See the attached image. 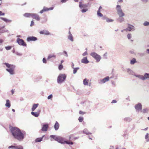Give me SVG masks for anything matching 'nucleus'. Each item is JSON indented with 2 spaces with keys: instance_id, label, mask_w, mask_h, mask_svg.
Returning <instances> with one entry per match:
<instances>
[{
  "instance_id": "obj_1",
  "label": "nucleus",
  "mask_w": 149,
  "mask_h": 149,
  "mask_svg": "<svg viewBox=\"0 0 149 149\" xmlns=\"http://www.w3.org/2000/svg\"><path fill=\"white\" fill-rule=\"evenodd\" d=\"M11 132L14 137L19 141H22L26 135L24 132H21L18 128L11 127L10 128Z\"/></svg>"
},
{
  "instance_id": "obj_2",
  "label": "nucleus",
  "mask_w": 149,
  "mask_h": 149,
  "mask_svg": "<svg viewBox=\"0 0 149 149\" xmlns=\"http://www.w3.org/2000/svg\"><path fill=\"white\" fill-rule=\"evenodd\" d=\"M3 64L6 65L7 67L6 70L9 72L10 74L13 75L15 74L14 70L15 66V65L6 63H3Z\"/></svg>"
},
{
  "instance_id": "obj_3",
  "label": "nucleus",
  "mask_w": 149,
  "mask_h": 149,
  "mask_svg": "<svg viewBox=\"0 0 149 149\" xmlns=\"http://www.w3.org/2000/svg\"><path fill=\"white\" fill-rule=\"evenodd\" d=\"M66 77V74H60L58 76L57 82L58 84H61L63 83L65 80Z\"/></svg>"
},
{
  "instance_id": "obj_4",
  "label": "nucleus",
  "mask_w": 149,
  "mask_h": 149,
  "mask_svg": "<svg viewBox=\"0 0 149 149\" xmlns=\"http://www.w3.org/2000/svg\"><path fill=\"white\" fill-rule=\"evenodd\" d=\"M90 55L95 59L97 62H99L101 59V56L95 52L91 53Z\"/></svg>"
},
{
  "instance_id": "obj_5",
  "label": "nucleus",
  "mask_w": 149,
  "mask_h": 149,
  "mask_svg": "<svg viewBox=\"0 0 149 149\" xmlns=\"http://www.w3.org/2000/svg\"><path fill=\"white\" fill-rule=\"evenodd\" d=\"M17 42L20 45L24 46H26V43L22 39L18 38L17 39Z\"/></svg>"
},
{
  "instance_id": "obj_6",
  "label": "nucleus",
  "mask_w": 149,
  "mask_h": 149,
  "mask_svg": "<svg viewBox=\"0 0 149 149\" xmlns=\"http://www.w3.org/2000/svg\"><path fill=\"white\" fill-rule=\"evenodd\" d=\"M57 141L61 143L64 144L65 143V140L64 138L59 136Z\"/></svg>"
},
{
  "instance_id": "obj_7",
  "label": "nucleus",
  "mask_w": 149,
  "mask_h": 149,
  "mask_svg": "<svg viewBox=\"0 0 149 149\" xmlns=\"http://www.w3.org/2000/svg\"><path fill=\"white\" fill-rule=\"evenodd\" d=\"M109 79V77L108 76L107 77L103 79L100 80L99 81V83L100 84L104 83L107 81H108Z\"/></svg>"
},
{
  "instance_id": "obj_8",
  "label": "nucleus",
  "mask_w": 149,
  "mask_h": 149,
  "mask_svg": "<svg viewBox=\"0 0 149 149\" xmlns=\"http://www.w3.org/2000/svg\"><path fill=\"white\" fill-rule=\"evenodd\" d=\"M79 6L80 8L83 9L86 8L88 7V5L83 3L81 1L79 2Z\"/></svg>"
},
{
  "instance_id": "obj_9",
  "label": "nucleus",
  "mask_w": 149,
  "mask_h": 149,
  "mask_svg": "<svg viewBox=\"0 0 149 149\" xmlns=\"http://www.w3.org/2000/svg\"><path fill=\"white\" fill-rule=\"evenodd\" d=\"M49 127V125L48 124H44L42 126V130L43 132H46L47 130Z\"/></svg>"
},
{
  "instance_id": "obj_10",
  "label": "nucleus",
  "mask_w": 149,
  "mask_h": 149,
  "mask_svg": "<svg viewBox=\"0 0 149 149\" xmlns=\"http://www.w3.org/2000/svg\"><path fill=\"white\" fill-rule=\"evenodd\" d=\"M116 10L117 11L118 14L120 17H121V8L120 6L118 5L116 7Z\"/></svg>"
},
{
  "instance_id": "obj_11",
  "label": "nucleus",
  "mask_w": 149,
  "mask_h": 149,
  "mask_svg": "<svg viewBox=\"0 0 149 149\" xmlns=\"http://www.w3.org/2000/svg\"><path fill=\"white\" fill-rule=\"evenodd\" d=\"M37 40V38L33 36H30L28 37L27 39V41L28 42L30 41H35Z\"/></svg>"
},
{
  "instance_id": "obj_12",
  "label": "nucleus",
  "mask_w": 149,
  "mask_h": 149,
  "mask_svg": "<svg viewBox=\"0 0 149 149\" xmlns=\"http://www.w3.org/2000/svg\"><path fill=\"white\" fill-rule=\"evenodd\" d=\"M81 62L84 64H87L89 63L87 57H84L81 60Z\"/></svg>"
},
{
  "instance_id": "obj_13",
  "label": "nucleus",
  "mask_w": 149,
  "mask_h": 149,
  "mask_svg": "<svg viewBox=\"0 0 149 149\" xmlns=\"http://www.w3.org/2000/svg\"><path fill=\"white\" fill-rule=\"evenodd\" d=\"M135 109L138 111L142 109V105L140 103H138L135 105Z\"/></svg>"
},
{
  "instance_id": "obj_14",
  "label": "nucleus",
  "mask_w": 149,
  "mask_h": 149,
  "mask_svg": "<svg viewBox=\"0 0 149 149\" xmlns=\"http://www.w3.org/2000/svg\"><path fill=\"white\" fill-rule=\"evenodd\" d=\"M32 17L37 21H39L40 19V18L39 16L36 13H33Z\"/></svg>"
},
{
  "instance_id": "obj_15",
  "label": "nucleus",
  "mask_w": 149,
  "mask_h": 149,
  "mask_svg": "<svg viewBox=\"0 0 149 149\" xmlns=\"http://www.w3.org/2000/svg\"><path fill=\"white\" fill-rule=\"evenodd\" d=\"M0 19L6 23H10L12 21V20L8 19L5 18L1 17Z\"/></svg>"
},
{
  "instance_id": "obj_16",
  "label": "nucleus",
  "mask_w": 149,
  "mask_h": 149,
  "mask_svg": "<svg viewBox=\"0 0 149 149\" xmlns=\"http://www.w3.org/2000/svg\"><path fill=\"white\" fill-rule=\"evenodd\" d=\"M40 111H38L37 112H33V111L31 112V115L37 117L39 116Z\"/></svg>"
},
{
  "instance_id": "obj_17",
  "label": "nucleus",
  "mask_w": 149,
  "mask_h": 149,
  "mask_svg": "<svg viewBox=\"0 0 149 149\" xmlns=\"http://www.w3.org/2000/svg\"><path fill=\"white\" fill-rule=\"evenodd\" d=\"M40 33L41 34H45L46 35H49L50 34V33L47 30H43L42 31H40Z\"/></svg>"
},
{
  "instance_id": "obj_18",
  "label": "nucleus",
  "mask_w": 149,
  "mask_h": 149,
  "mask_svg": "<svg viewBox=\"0 0 149 149\" xmlns=\"http://www.w3.org/2000/svg\"><path fill=\"white\" fill-rule=\"evenodd\" d=\"M102 19H105L106 22H113V19H110L105 17H103Z\"/></svg>"
},
{
  "instance_id": "obj_19",
  "label": "nucleus",
  "mask_w": 149,
  "mask_h": 149,
  "mask_svg": "<svg viewBox=\"0 0 149 149\" xmlns=\"http://www.w3.org/2000/svg\"><path fill=\"white\" fill-rule=\"evenodd\" d=\"M33 15V13H26L24 14L23 15V16L24 17H32Z\"/></svg>"
},
{
  "instance_id": "obj_20",
  "label": "nucleus",
  "mask_w": 149,
  "mask_h": 149,
  "mask_svg": "<svg viewBox=\"0 0 149 149\" xmlns=\"http://www.w3.org/2000/svg\"><path fill=\"white\" fill-rule=\"evenodd\" d=\"M89 80L85 79L83 81V84L85 86H88V85Z\"/></svg>"
},
{
  "instance_id": "obj_21",
  "label": "nucleus",
  "mask_w": 149,
  "mask_h": 149,
  "mask_svg": "<svg viewBox=\"0 0 149 149\" xmlns=\"http://www.w3.org/2000/svg\"><path fill=\"white\" fill-rule=\"evenodd\" d=\"M39 105L38 104H33L32 108V111H34L36 109V108L38 107Z\"/></svg>"
},
{
  "instance_id": "obj_22",
  "label": "nucleus",
  "mask_w": 149,
  "mask_h": 149,
  "mask_svg": "<svg viewBox=\"0 0 149 149\" xmlns=\"http://www.w3.org/2000/svg\"><path fill=\"white\" fill-rule=\"evenodd\" d=\"M69 35L68 37V39L70 40L72 42H73V37L72 36V35L71 34L70 31H69Z\"/></svg>"
},
{
  "instance_id": "obj_23",
  "label": "nucleus",
  "mask_w": 149,
  "mask_h": 149,
  "mask_svg": "<svg viewBox=\"0 0 149 149\" xmlns=\"http://www.w3.org/2000/svg\"><path fill=\"white\" fill-rule=\"evenodd\" d=\"M5 106L8 108H9L10 107V103L8 100H6V103L5 104Z\"/></svg>"
},
{
  "instance_id": "obj_24",
  "label": "nucleus",
  "mask_w": 149,
  "mask_h": 149,
  "mask_svg": "<svg viewBox=\"0 0 149 149\" xmlns=\"http://www.w3.org/2000/svg\"><path fill=\"white\" fill-rule=\"evenodd\" d=\"M52 58H56V56L53 54H49L47 58V59H49Z\"/></svg>"
},
{
  "instance_id": "obj_25",
  "label": "nucleus",
  "mask_w": 149,
  "mask_h": 149,
  "mask_svg": "<svg viewBox=\"0 0 149 149\" xmlns=\"http://www.w3.org/2000/svg\"><path fill=\"white\" fill-rule=\"evenodd\" d=\"M54 127L56 130H57L58 129L59 127V124L57 121L56 122Z\"/></svg>"
},
{
  "instance_id": "obj_26",
  "label": "nucleus",
  "mask_w": 149,
  "mask_h": 149,
  "mask_svg": "<svg viewBox=\"0 0 149 149\" xmlns=\"http://www.w3.org/2000/svg\"><path fill=\"white\" fill-rule=\"evenodd\" d=\"M134 28V26H133L130 24H128L127 30L129 31H130L132 29Z\"/></svg>"
},
{
  "instance_id": "obj_27",
  "label": "nucleus",
  "mask_w": 149,
  "mask_h": 149,
  "mask_svg": "<svg viewBox=\"0 0 149 149\" xmlns=\"http://www.w3.org/2000/svg\"><path fill=\"white\" fill-rule=\"evenodd\" d=\"M45 135H43L42 136V137L41 138H37L36 140L35 141L36 142H40L42 141V139L43 137H44Z\"/></svg>"
},
{
  "instance_id": "obj_28",
  "label": "nucleus",
  "mask_w": 149,
  "mask_h": 149,
  "mask_svg": "<svg viewBox=\"0 0 149 149\" xmlns=\"http://www.w3.org/2000/svg\"><path fill=\"white\" fill-rule=\"evenodd\" d=\"M59 136H57L54 135H51L50 136V137L54 139L55 141H57Z\"/></svg>"
},
{
  "instance_id": "obj_29",
  "label": "nucleus",
  "mask_w": 149,
  "mask_h": 149,
  "mask_svg": "<svg viewBox=\"0 0 149 149\" xmlns=\"http://www.w3.org/2000/svg\"><path fill=\"white\" fill-rule=\"evenodd\" d=\"M53 7H51L49 8H47L46 7H44L43 9L44 12L47 11L49 10H53Z\"/></svg>"
},
{
  "instance_id": "obj_30",
  "label": "nucleus",
  "mask_w": 149,
  "mask_h": 149,
  "mask_svg": "<svg viewBox=\"0 0 149 149\" xmlns=\"http://www.w3.org/2000/svg\"><path fill=\"white\" fill-rule=\"evenodd\" d=\"M83 132L84 134H85L87 135L91 134V133L86 129H85L83 130Z\"/></svg>"
},
{
  "instance_id": "obj_31",
  "label": "nucleus",
  "mask_w": 149,
  "mask_h": 149,
  "mask_svg": "<svg viewBox=\"0 0 149 149\" xmlns=\"http://www.w3.org/2000/svg\"><path fill=\"white\" fill-rule=\"evenodd\" d=\"M73 73L74 74L77 73V70L79 69V67L73 68Z\"/></svg>"
},
{
  "instance_id": "obj_32",
  "label": "nucleus",
  "mask_w": 149,
  "mask_h": 149,
  "mask_svg": "<svg viewBox=\"0 0 149 149\" xmlns=\"http://www.w3.org/2000/svg\"><path fill=\"white\" fill-rule=\"evenodd\" d=\"M16 149H24L23 147L21 145L16 146Z\"/></svg>"
},
{
  "instance_id": "obj_33",
  "label": "nucleus",
  "mask_w": 149,
  "mask_h": 149,
  "mask_svg": "<svg viewBox=\"0 0 149 149\" xmlns=\"http://www.w3.org/2000/svg\"><path fill=\"white\" fill-rule=\"evenodd\" d=\"M136 62V61L134 58H133L130 61V63L131 64H134Z\"/></svg>"
},
{
  "instance_id": "obj_34",
  "label": "nucleus",
  "mask_w": 149,
  "mask_h": 149,
  "mask_svg": "<svg viewBox=\"0 0 149 149\" xmlns=\"http://www.w3.org/2000/svg\"><path fill=\"white\" fill-rule=\"evenodd\" d=\"M148 111V109H143V110L141 111V112L143 113H147Z\"/></svg>"
},
{
  "instance_id": "obj_35",
  "label": "nucleus",
  "mask_w": 149,
  "mask_h": 149,
  "mask_svg": "<svg viewBox=\"0 0 149 149\" xmlns=\"http://www.w3.org/2000/svg\"><path fill=\"white\" fill-rule=\"evenodd\" d=\"M12 47L11 46H6L5 47V49L7 50H10L12 48Z\"/></svg>"
},
{
  "instance_id": "obj_36",
  "label": "nucleus",
  "mask_w": 149,
  "mask_h": 149,
  "mask_svg": "<svg viewBox=\"0 0 149 149\" xmlns=\"http://www.w3.org/2000/svg\"><path fill=\"white\" fill-rule=\"evenodd\" d=\"M16 146H9L8 147V148L9 149L12 148V149H16Z\"/></svg>"
},
{
  "instance_id": "obj_37",
  "label": "nucleus",
  "mask_w": 149,
  "mask_h": 149,
  "mask_svg": "<svg viewBox=\"0 0 149 149\" xmlns=\"http://www.w3.org/2000/svg\"><path fill=\"white\" fill-rule=\"evenodd\" d=\"M65 143L68 144L72 145L73 144V142L71 141H68L65 140Z\"/></svg>"
},
{
  "instance_id": "obj_38",
  "label": "nucleus",
  "mask_w": 149,
  "mask_h": 149,
  "mask_svg": "<svg viewBox=\"0 0 149 149\" xmlns=\"http://www.w3.org/2000/svg\"><path fill=\"white\" fill-rule=\"evenodd\" d=\"M88 10V9L87 8H84L81 10V11L82 13H84Z\"/></svg>"
},
{
  "instance_id": "obj_39",
  "label": "nucleus",
  "mask_w": 149,
  "mask_h": 149,
  "mask_svg": "<svg viewBox=\"0 0 149 149\" xmlns=\"http://www.w3.org/2000/svg\"><path fill=\"white\" fill-rule=\"evenodd\" d=\"M83 120V118L82 117H79L78 120L79 122H82Z\"/></svg>"
},
{
  "instance_id": "obj_40",
  "label": "nucleus",
  "mask_w": 149,
  "mask_h": 149,
  "mask_svg": "<svg viewBox=\"0 0 149 149\" xmlns=\"http://www.w3.org/2000/svg\"><path fill=\"white\" fill-rule=\"evenodd\" d=\"M88 54V52H87V51H86L84 53H83L82 54V55L83 56H85L87 55Z\"/></svg>"
},
{
  "instance_id": "obj_41",
  "label": "nucleus",
  "mask_w": 149,
  "mask_h": 149,
  "mask_svg": "<svg viewBox=\"0 0 149 149\" xmlns=\"http://www.w3.org/2000/svg\"><path fill=\"white\" fill-rule=\"evenodd\" d=\"M144 76L146 78V79L148 78H149V74L146 73L145 74Z\"/></svg>"
},
{
  "instance_id": "obj_42",
  "label": "nucleus",
  "mask_w": 149,
  "mask_h": 149,
  "mask_svg": "<svg viewBox=\"0 0 149 149\" xmlns=\"http://www.w3.org/2000/svg\"><path fill=\"white\" fill-rule=\"evenodd\" d=\"M97 16H98L99 17H102L103 16L102 14L100 12L99 13H97Z\"/></svg>"
},
{
  "instance_id": "obj_43",
  "label": "nucleus",
  "mask_w": 149,
  "mask_h": 149,
  "mask_svg": "<svg viewBox=\"0 0 149 149\" xmlns=\"http://www.w3.org/2000/svg\"><path fill=\"white\" fill-rule=\"evenodd\" d=\"M107 52H106L105 54H104L103 56L105 58H107Z\"/></svg>"
},
{
  "instance_id": "obj_44",
  "label": "nucleus",
  "mask_w": 149,
  "mask_h": 149,
  "mask_svg": "<svg viewBox=\"0 0 149 149\" xmlns=\"http://www.w3.org/2000/svg\"><path fill=\"white\" fill-rule=\"evenodd\" d=\"M143 24L145 26H147L149 25V22H145L144 24Z\"/></svg>"
},
{
  "instance_id": "obj_45",
  "label": "nucleus",
  "mask_w": 149,
  "mask_h": 149,
  "mask_svg": "<svg viewBox=\"0 0 149 149\" xmlns=\"http://www.w3.org/2000/svg\"><path fill=\"white\" fill-rule=\"evenodd\" d=\"M63 68V66L62 65H59L58 68L60 70H61Z\"/></svg>"
},
{
  "instance_id": "obj_46",
  "label": "nucleus",
  "mask_w": 149,
  "mask_h": 149,
  "mask_svg": "<svg viewBox=\"0 0 149 149\" xmlns=\"http://www.w3.org/2000/svg\"><path fill=\"white\" fill-rule=\"evenodd\" d=\"M52 94H51L48 97L47 99L49 100L51 99L52 98Z\"/></svg>"
},
{
  "instance_id": "obj_47",
  "label": "nucleus",
  "mask_w": 149,
  "mask_h": 149,
  "mask_svg": "<svg viewBox=\"0 0 149 149\" xmlns=\"http://www.w3.org/2000/svg\"><path fill=\"white\" fill-rule=\"evenodd\" d=\"M140 78L142 80H144L146 79V78H145V76H141V77Z\"/></svg>"
},
{
  "instance_id": "obj_48",
  "label": "nucleus",
  "mask_w": 149,
  "mask_h": 149,
  "mask_svg": "<svg viewBox=\"0 0 149 149\" xmlns=\"http://www.w3.org/2000/svg\"><path fill=\"white\" fill-rule=\"evenodd\" d=\"M127 37L129 39H130L131 37V34H128L127 35Z\"/></svg>"
},
{
  "instance_id": "obj_49",
  "label": "nucleus",
  "mask_w": 149,
  "mask_h": 149,
  "mask_svg": "<svg viewBox=\"0 0 149 149\" xmlns=\"http://www.w3.org/2000/svg\"><path fill=\"white\" fill-rule=\"evenodd\" d=\"M34 24V22L33 20H32L31 21V24H30V26H33Z\"/></svg>"
},
{
  "instance_id": "obj_50",
  "label": "nucleus",
  "mask_w": 149,
  "mask_h": 149,
  "mask_svg": "<svg viewBox=\"0 0 149 149\" xmlns=\"http://www.w3.org/2000/svg\"><path fill=\"white\" fill-rule=\"evenodd\" d=\"M117 102V101L116 100H113L111 102V103H116Z\"/></svg>"
},
{
  "instance_id": "obj_51",
  "label": "nucleus",
  "mask_w": 149,
  "mask_h": 149,
  "mask_svg": "<svg viewBox=\"0 0 149 149\" xmlns=\"http://www.w3.org/2000/svg\"><path fill=\"white\" fill-rule=\"evenodd\" d=\"M42 61H43V62L44 63H46V60L45 58H43V60H42Z\"/></svg>"
},
{
  "instance_id": "obj_52",
  "label": "nucleus",
  "mask_w": 149,
  "mask_h": 149,
  "mask_svg": "<svg viewBox=\"0 0 149 149\" xmlns=\"http://www.w3.org/2000/svg\"><path fill=\"white\" fill-rule=\"evenodd\" d=\"M4 15L5 13H3L2 11H0V16Z\"/></svg>"
},
{
  "instance_id": "obj_53",
  "label": "nucleus",
  "mask_w": 149,
  "mask_h": 149,
  "mask_svg": "<svg viewBox=\"0 0 149 149\" xmlns=\"http://www.w3.org/2000/svg\"><path fill=\"white\" fill-rule=\"evenodd\" d=\"M79 113L80 114H84L85 113L81 111H79Z\"/></svg>"
},
{
  "instance_id": "obj_54",
  "label": "nucleus",
  "mask_w": 149,
  "mask_h": 149,
  "mask_svg": "<svg viewBox=\"0 0 149 149\" xmlns=\"http://www.w3.org/2000/svg\"><path fill=\"white\" fill-rule=\"evenodd\" d=\"M149 137V134L148 133H147L145 136V139H147Z\"/></svg>"
},
{
  "instance_id": "obj_55",
  "label": "nucleus",
  "mask_w": 149,
  "mask_h": 149,
  "mask_svg": "<svg viewBox=\"0 0 149 149\" xmlns=\"http://www.w3.org/2000/svg\"><path fill=\"white\" fill-rule=\"evenodd\" d=\"M64 53H65V56H66V57H68V55L67 52L66 51H64Z\"/></svg>"
},
{
  "instance_id": "obj_56",
  "label": "nucleus",
  "mask_w": 149,
  "mask_h": 149,
  "mask_svg": "<svg viewBox=\"0 0 149 149\" xmlns=\"http://www.w3.org/2000/svg\"><path fill=\"white\" fill-rule=\"evenodd\" d=\"M16 54L18 56H21L22 55V54L21 53L18 52H16Z\"/></svg>"
},
{
  "instance_id": "obj_57",
  "label": "nucleus",
  "mask_w": 149,
  "mask_h": 149,
  "mask_svg": "<svg viewBox=\"0 0 149 149\" xmlns=\"http://www.w3.org/2000/svg\"><path fill=\"white\" fill-rule=\"evenodd\" d=\"M11 92L12 95L14 93V91L13 89L12 90Z\"/></svg>"
},
{
  "instance_id": "obj_58",
  "label": "nucleus",
  "mask_w": 149,
  "mask_h": 149,
  "mask_svg": "<svg viewBox=\"0 0 149 149\" xmlns=\"http://www.w3.org/2000/svg\"><path fill=\"white\" fill-rule=\"evenodd\" d=\"M44 12V11L43 10V9H42V10H41L40 11V13H42Z\"/></svg>"
},
{
  "instance_id": "obj_59",
  "label": "nucleus",
  "mask_w": 149,
  "mask_h": 149,
  "mask_svg": "<svg viewBox=\"0 0 149 149\" xmlns=\"http://www.w3.org/2000/svg\"><path fill=\"white\" fill-rule=\"evenodd\" d=\"M71 67H72V68H74V64H73V63H72V65Z\"/></svg>"
},
{
  "instance_id": "obj_60",
  "label": "nucleus",
  "mask_w": 149,
  "mask_h": 149,
  "mask_svg": "<svg viewBox=\"0 0 149 149\" xmlns=\"http://www.w3.org/2000/svg\"><path fill=\"white\" fill-rule=\"evenodd\" d=\"M8 31L7 30H6V31H5V30H3L2 32H1V33H3L5 32H7Z\"/></svg>"
},
{
  "instance_id": "obj_61",
  "label": "nucleus",
  "mask_w": 149,
  "mask_h": 149,
  "mask_svg": "<svg viewBox=\"0 0 149 149\" xmlns=\"http://www.w3.org/2000/svg\"><path fill=\"white\" fill-rule=\"evenodd\" d=\"M100 10H99V9H98V10L97 11V13H100Z\"/></svg>"
},
{
  "instance_id": "obj_62",
  "label": "nucleus",
  "mask_w": 149,
  "mask_h": 149,
  "mask_svg": "<svg viewBox=\"0 0 149 149\" xmlns=\"http://www.w3.org/2000/svg\"><path fill=\"white\" fill-rule=\"evenodd\" d=\"M121 15H122V16H123L124 15V13H122V14H121Z\"/></svg>"
},
{
  "instance_id": "obj_63",
  "label": "nucleus",
  "mask_w": 149,
  "mask_h": 149,
  "mask_svg": "<svg viewBox=\"0 0 149 149\" xmlns=\"http://www.w3.org/2000/svg\"><path fill=\"white\" fill-rule=\"evenodd\" d=\"M17 37H20V38H21V36L20 35H18L17 36Z\"/></svg>"
},
{
  "instance_id": "obj_64",
  "label": "nucleus",
  "mask_w": 149,
  "mask_h": 149,
  "mask_svg": "<svg viewBox=\"0 0 149 149\" xmlns=\"http://www.w3.org/2000/svg\"><path fill=\"white\" fill-rule=\"evenodd\" d=\"M102 8V7H101V6H100L99 7V10H100V9H101Z\"/></svg>"
}]
</instances>
